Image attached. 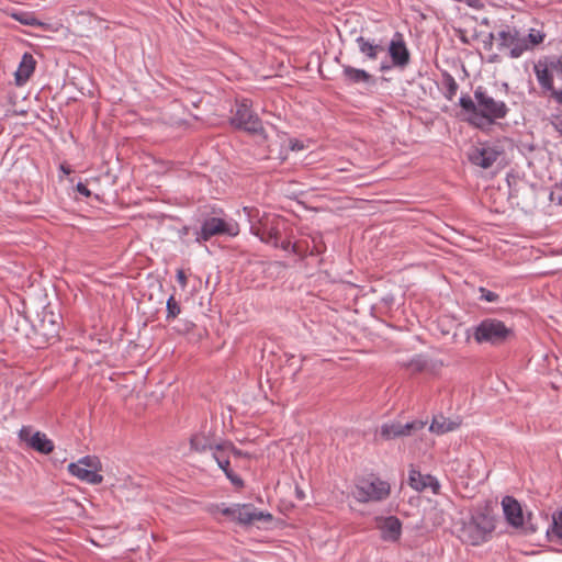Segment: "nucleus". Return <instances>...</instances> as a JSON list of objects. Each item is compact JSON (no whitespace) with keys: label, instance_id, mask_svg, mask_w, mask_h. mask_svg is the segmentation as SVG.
<instances>
[{"label":"nucleus","instance_id":"13","mask_svg":"<svg viewBox=\"0 0 562 562\" xmlns=\"http://www.w3.org/2000/svg\"><path fill=\"white\" fill-rule=\"evenodd\" d=\"M407 482L408 485L417 492H423L426 488H430L432 494H440L441 485L437 477L431 474H423L414 465H411L409 468Z\"/></svg>","mask_w":562,"mask_h":562},{"label":"nucleus","instance_id":"33","mask_svg":"<svg viewBox=\"0 0 562 562\" xmlns=\"http://www.w3.org/2000/svg\"><path fill=\"white\" fill-rule=\"evenodd\" d=\"M546 34L542 31L531 29L527 37H520V40H527V45L530 47L541 44L544 41Z\"/></svg>","mask_w":562,"mask_h":562},{"label":"nucleus","instance_id":"5","mask_svg":"<svg viewBox=\"0 0 562 562\" xmlns=\"http://www.w3.org/2000/svg\"><path fill=\"white\" fill-rule=\"evenodd\" d=\"M217 512H220L223 516L227 517L229 520L241 525V526H250L255 521H266L271 522L273 520L272 514L268 512L259 510L255 507L254 504H233L232 506H226L225 504L216 505Z\"/></svg>","mask_w":562,"mask_h":562},{"label":"nucleus","instance_id":"12","mask_svg":"<svg viewBox=\"0 0 562 562\" xmlns=\"http://www.w3.org/2000/svg\"><path fill=\"white\" fill-rule=\"evenodd\" d=\"M63 326V317L58 310L50 304L43 307L40 314L38 329L47 339L55 338L59 335Z\"/></svg>","mask_w":562,"mask_h":562},{"label":"nucleus","instance_id":"37","mask_svg":"<svg viewBox=\"0 0 562 562\" xmlns=\"http://www.w3.org/2000/svg\"><path fill=\"white\" fill-rule=\"evenodd\" d=\"M225 447L228 448L231 453L236 458H251V454L249 452L236 448L232 441L227 442Z\"/></svg>","mask_w":562,"mask_h":562},{"label":"nucleus","instance_id":"34","mask_svg":"<svg viewBox=\"0 0 562 562\" xmlns=\"http://www.w3.org/2000/svg\"><path fill=\"white\" fill-rule=\"evenodd\" d=\"M533 516L531 513L527 515V518L524 519V526H519L518 528L521 529V532L525 535H532L536 533L539 529L538 525L532 521Z\"/></svg>","mask_w":562,"mask_h":562},{"label":"nucleus","instance_id":"8","mask_svg":"<svg viewBox=\"0 0 562 562\" xmlns=\"http://www.w3.org/2000/svg\"><path fill=\"white\" fill-rule=\"evenodd\" d=\"M234 127L249 134H263L265 128L259 116L251 110V102L244 99L236 104V111L231 119Z\"/></svg>","mask_w":562,"mask_h":562},{"label":"nucleus","instance_id":"7","mask_svg":"<svg viewBox=\"0 0 562 562\" xmlns=\"http://www.w3.org/2000/svg\"><path fill=\"white\" fill-rule=\"evenodd\" d=\"M239 233L237 223H228L225 220L216 216H209L204 218L200 229L194 231V241L203 243L210 240L214 236L227 235L236 236Z\"/></svg>","mask_w":562,"mask_h":562},{"label":"nucleus","instance_id":"23","mask_svg":"<svg viewBox=\"0 0 562 562\" xmlns=\"http://www.w3.org/2000/svg\"><path fill=\"white\" fill-rule=\"evenodd\" d=\"M401 423L392 422L382 424L379 429V436L382 440L390 441L397 438H403V432H401Z\"/></svg>","mask_w":562,"mask_h":562},{"label":"nucleus","instance_id":"36","mask_svg":"<svg viewBox=\"0 0 562 562\" xmlns=\"http://www.w3.org/2000/svg\"><path fill=\"white\" fill-rule=\"evenodd\" d=\"M12 18L24 25H37L38 21L29 13H13Z\"/></svg>","mask_w":562,"mask_h":562},{"label":"nucleus","instance_id":"6","mask_svg":"<svg viewBox=\"0 0 562 562\" xmlns=\"http://www.w3.org/2000/svg\"><path fill=\"white\" fill-rule=\"evenodd\" d=\"M391 486L386 481L371 474L357 481L351 495L359 503L381 502L390 496Z\"/></svg>","mask_w":562,"mask_h":562},{"label":"nucleus","instance_id":"19","mask_svg":"<svg viewBox=\"0 0 562 562\" xmlns=\"http://www.w3.org/2000/svg\"><path fill=\"white\" fill-rule=\"evenodd\" d=\"M280 222L271 223V224H262L258 232L256 233L260 239L266 244H271L273 247H279V240L281 239V229Z\"/></svg>","mask_w":562,"mask_h":562},{"label":"nucleus","instance_id":"42","mask_svg":"<svg viewBox=\"0 0 562 562\" xmlns=\"http://www.w3.org/2000/svg\"><path fill=\"white\" fill-rule=\"evenodd\" d=\"M553 127L555 131L562 136V116L558 115L555 116V120L552 122Z\"/></svg>","mask_w":562,"mask_h":562},{"label":"nucleus","instance_id":"30","mask_svg":"<svg viewBox=\"0 0 562 562\" xmlns=\"http://www.w3.org/2000/svg\"><path fill=\"white\" fill-rule=\"evenodd\" d=\"M227 442H229V440H221L220 442H216L215 446L213 447L212 457L216 462L229 458L231 451L228 448L225 447Z\"/></svg>","mask_w":562,"mask_h":562},{"label":"nucleus","instance_id":"50","mask_svg":"<svg viewBox=\"0 0 562 562\" xmlns=\"http://www.w3.org/2000/svg\"><path fill=\"white\" fill-rule=\"evenodd\" d=\"M386 69H390V66H386V65L381 66V70H386Z\"/></svg>","mask_w":562,"mask_h":562},{"label":"nucleus","instance_id":"31","mask_svg":"<svg viewBox=\"0 0 562 562\" xmlns=\"http://www.w3.org/2000/svg\"><path fill=\"white\" fill-rule=\"evenodd\" d=\"M166 310H167V314H166L167 321L175 319L181 313V306H180L179 302L175 299L173 295H170L169 299L167 300Z\"/></svg>","mask_w":562,"mask_h":562},{"label":"nucleus","instance_id":"17","mask_svg":"<svg viewBox=\"0 0 562 562\" xmlns=\"http://www.w3.org/2000/svg\"><path fill=\"white\" fill-rule=\"evenodd\" d=\"M378 527L384 541L395 542L401 538L402 521L396 516L380 518Z\"/></svg>","mask_w":562,"mask_h":562},{"label":"nucleus","instance_id":"29","mask_svg":"<svg viewBox=\"0 0 562 562\" xmlns=\"http://www.w3.org/2000/svg\"><path fill=\"white\" fill-rule=\"evenodd\" d=\"M426 422L416 419L408 422L406 424L401 423V432H403V437H409L415 435L416 432L423 430L426 426Z\"/></svg>","mask_w":562,"mask_h":562},{"label":"nucleus","instance_id":"22","mask_svg":"<svg viewBox=\"0 0 562 562\" xmlns=\"http://www.w3.org/2000/svg\"><path fill=\"white\" fill-rule=\"evenodd\" d=\"M546 535L550 541L562 543V507L552 514V520L546 528Z\"/></svg>","mask_w":562,"mask_h":562},{"label":"nucleus","instance_id":"32","mask_svg":"<svg viewBox=\"0 0 562 562\" xmlns=\"http://www.w3.org/2000/svg\"><path fill=\"white\" fill-rule=\"evenodd\" d=\"M79 464L87 468L88 470H93L94 473H98V471L101 469V462L98 457L95 456H86L82 457L79 461Z\"/></svg>","mask_w":562,"mask_h":562},{"label":"nucleus","instance_id":"27","mask_svg":"<svg viewBox=\"0 0 562 562\" xmlns=\"http://www.w3.org/2000/svg\"><path fill=\"white\" fill-rule=\"evenodd\" d=\"M428 361L423 355H416L409 361L403 362L402 367L411 370L412 373H420L426 370Z\"/></svg>","mask_w":562,"mask_h":562},{"label":"nucleus","instance_id":"1","mask_svg":"<svg viewBox=\"0 0 562 562\" xmlns=\"http://www.w3.org/2000/svg\"><path fill=\"white\" fill-rule=\"evenodd\" d=\"M459 105L469 115V124L481 130L485 124L491 125L497 120L505 119L509 112L504 101L495 100L482 86L475 88L474 100L469 94H462Z\"/></svg>","mask_w":562,"mask_h":562},{"label":"nucleus","instance_id":"4","mask_svg":"<svg viewBox=\"0 0 562 562\" xmlns=\"http://www.w3.org/2000/svg\"><path fill=\"white\" fill-rule=\"evenodd\" d=\"M506 142L507 139L504 138L479 143L468 151V159L476 167L488 169L499 159L505 158Z\"/></svg>","mask_w":562,"mask_h":562},{"label":"nucleus","instance_id":"21","mask_svg":"<svg viewBox=\"0 0 562 562\" xmlns=\"http://www.w3.org/2000/svg\"><path fill=\"white\" fill-rule=\"evenodd\" d=\"M217 441L214 438V435L211 431L205 432L200 431L194 434L190 438V447L192 450L196 452H205L207 449L212 450Z\"/></svg>","mask_w":562,"mask_h":562},{"label":"nucleus","instance_id":"26","mask_svg":"<svg viewBox=\"0 0 562 562\" xmlns=\"http://www.w3.org/2000/svg\"><path fill=\"white\" fill-rule=\"evenodd\" d=\"M442 86L445 88L443 95L447 100L452 101L459 89V85L451 74L442 72Z\"/></svg>","mask_w":562,"mask_h":562},{"label":"nucleus","instance_id":"41","mask_svg":"<svg viewBox=\"0 0 562 562\" xmlns=\"http://www.w3.org/2000/svg\"><path fill=\"white\" fill-rule=\"evenodd\" d=\"M496 38L494 33H488L486 38L483 41V46L486 50H491L493 48V42Z\"/></svg>","mask_w":562,"mask_h":562},{"label":"nucleus","instance_id":"48","mask_svg":"<svg viewBox=\"0 0 562 562\" xmlns=\"http://www.w3.org/2000/svg\"><path fill=\"white\" fill-rule=\"evenodd\" d=\"M296 493H297V497H299L300 499H302V498L304 497V494H303V492H302V491H296Z\"/></svg>","mask_w":562,"mask_h":562},{"label":"nucleus","instance_id":"46","mask_svg":"<svg viewBox=\"0 0 562 562\" xmlns=\"http://www.w3.org/2000/svg\"><path fill=\"white\" fill-rule=\"evenodd\" d=\"M290 143H291V149L292 150H300V149L303 148V145L300 144V142L297 139L291 140Z\"/></svg>","mask_w":562,"mask_h":562},{"label":"nucleus","instance_id":"25","mask_svg":"<svg viewBox=\"0 0 562 562\" xmlns=\"http://www.w3.org/2000/svg\"><path fill=\"white\" fill-rule=\"evenodd\" d=\"M356 42L358 44L359 50L369 59H376L379 50H382L380 45L370 43V41L363 36L357 37Z\"/></svg>","mask_w":562,"mask_h":562},{"label":"nucleus","instance_id":"44","mask_svg":"<svg viewBox=\"0 0 562 562\" xmlns=\"http://www.w3.org/2000/svg\"><path fill=\"white\" fill-rule=\"evenodd\" d=\"M289 251H291V252H293V254H295V255H297V256H301V257H303V256H304V251H303V249H302V248H301V246H300L299 244H296V243H294V244H292V243H291V246H290Z\"/></svg>","mask_w":562,"mask_h":562},{"label":"nucleus","instance_id":"14","mask_svg":"<svg viewBox=\"0 0 562 562\" xmlns=\"http://www.w3.org/2000/svg\"><path fill=\"white\" fill-rule=\"evenodd\" d=\"M389 54L396 67L404 68L409 64L411 54L402 33L395 32L389 46Z\"/></svg>","mask_w":562,"mask_h":562},{"label":"nucleus","instance_id":"10","mask_svg":"<svg viewBox=\"0 0 562 562\" xmlns=\"http://www.w3.org/2000/svg\"><path fill=\"white\" fill-rule=\"evenodd\" d=\"M496 38L499 49L510 47L509 56L512 58H518L524 52L529 49L527 40H520L519 32L516 27L506 26L497 33Z\"/></svg>","mask_w":562,"mask_h":562},{"label":"nucleus","instance_id":"18","mask_svg":"<svg viewBox=\"0 0 562 562\" xmlns=\"http://www.w3.org/2000/svg\"><path fill=\"white\" fill-rule=\"evenodd\" d=\"M36 66V60L31 53H24L18 70L15 71L16 85H24L33 75Z\"/></svg>","mask_w":562,"mask_h":562},{"label":"nucleus","instance_id":"3","mask_svg":"<svg viewBox=\"0 0 562 562\" xmlns=\"http://www.w3.org/2000/svg\"><path fill=\"white\" fill-rule=\"evenodd\" d=\"M514 337V329L497 318H484L473 327V338L477 344L502 346Z\"/></svg>","mask_w":562,"mask_h":562},{"label":"nucleus","instance_id":"20","mask_svg":"<svg viewBox=\"0 0 562 562\" xmlns=\"http://www.w3.org/2000/svg\"><path fill=\"white\" fill-rule=\"evenodd\" d=\"M68 471L74 476L89 484H100L103 481V476L99 473H94L93 470H88L78 462H72L68 465Z\"/></svg>","mask_w":562,"mask_h":562},{"label":"nucleus","instance_id":"11","mask_svg":"<svg viewBox=\"0 0 562 562\" xmlns=\"http://www.w3.org/2000/svg\"><path fill=\"white\" fill-rule=\"evenodd\" d=\"M19 439L27 445L31 449L42 453L49 454L54 451V442L47 438L44 432H33L32 426H23L19 430Z\"/></svg>","mask_w":562,"mask_h":562},{"label":"nucleus","instance_id":"47","mask_svg":"<svg viewBox=\"0 0 562 562\" xmlns=\"http://www.w3.org/2000/svg\"><path fill=\"white\" fill-rule=\"evenodd\" d=\"M190 232V227L189 226H182L180 229H179V236L180 238H183L184 236H187Z\"/></svg>","mask_w":562,"mask_h":562},{"label":"nucleus","instance_id":"40","mask_svg":"<svg viewBox=\"0 0 562 562\" xmlns=\"http://www.w3.org/2000/svg\"><path fill=\"white\" fill-rule=\"evenodd\" d=\"M461 2H464L470 8H473V9H476V10H481V9L484 8V3H483L482 0H462Z\"/></svg>","mask_w":562,"mask_h":562},{"label":"nucleus","instance_id":"39","mask_svg":"<svg viewBox=\"0 0 562 562\" xmlns=\"http://www.w3.org/2000/svg\"><path fill=\"white\" fill-rule=\"evenodd\" d=\"M76 191L85 196V198H89L91 195V191L88 189V187L82 183V182H78L77 186H76Z\"/></svg>","mask_w":562,"mask_h":562},{"label":"nucleus","instance_id":"2","mask_svg":"<svg viewBox=\"0 0 562 562\" xmlns=\"http://www.w3.org/2000/svg\"><path fill=\"white\" fill-rule=\"evenodd\" d=\"M495 521V517L486 507L477 508L462 521L458 537L465 544L480 546L492 538L496 527Z\"/></svg>","mask_w":562,"mask_h":562},{"label":"nucleus","instance_id":"51","mask_svg":"<svg viewBox=\"0 0 562 562\" xmlns=\"http://www.w3.org/2000/svg\"><path fill=\"white\" fill-rule=\"evenodd\" d=\"M550 200L553 201V192L550 193Z\"/></svg>","mask_w":562,"mask_h":562},{"label":"nucleus","instance_id":"28","mask_svg":"<svg viewBox=\"0 0 562 562\" xmlns=\"http://www.w3.org/2000/svg\"><path fill=\"white\" fill-rule=\"evenodd\" d=\"M454 429L453 423L447 422L442 416L440 418L435 417L430 424L429 430L431 432L441 435Z\"/></svg>","mask_w":562,"mask_h":562},{"label":"nucleus","instance_id":"45","mask_svg":"<svg viewBox=\"0 0 562 562\" xmlns=\"http://www.w3.org/2000/svg\"><path fill=\"white\" fill-rule=\"evenodd\" d=\"M290 246H291V241H290V239H282V238H281V239L279 240V247H278V248H281V249H283V250H285V251H289Z\"/></svg>","mask_w":562,"mask_h":562},{"label":"nucleus","instance_id":"49","mask_svg":"<svg viewBox=\"0 0 562 562\" xmlns=\"http://www.w3.org/2000/svg\"><path fill=\"white\" fill-rule=\"evenodd\" d=\"M481 23H482V24H484V25H488V24H490V22H488V19H487V18L483 19Z\"/></svg>","mask_w":562,"mask_h":562},{"label":"nucleus","instance_id":"35","mask_svg":"<svg viewBox=\"0 0 562 562\" xmlns=\"http://www.w3.org/2000/svg\"><path fill=\"white\" fill-rule=\"evenodd\" d=\"M479 300L486 302H497L499 300V295L496 292H493L484 286L479 288Z\"/></svg>","mask_w":562,"mask_h":562},{"label":"nucleus","instance_id":"43","mask_svg":"<svg viewBox=\"0 0 562 562\" xmlns=\"http://www.w3.org/2000/svg\"><path fill=\"white\" fill-rule=\"evenodd\" d=\"M176 277H177L178 282L181 284V286L184 288L187 285V276H186L184 271L182 269H179L177 271Z\"/></svg>","mask_w":562,"mask_h":562},{"label":"nucleus","instance_id":"24","mask_svg":"<svg viewBox=\"0 0 562 562\" xmlns=\"http://www.w3.org/2000/svg\"><path fill=\"white\" fill-rule=\"evenodd\" d=\"M218 468L225 473L226 477L229 480V482L238 490L243 488L245 486L244 480L237 475L232 469H231V462L229 458L222 460L220 462H216Z\"/></svg>","mask_w":562,"mask_h":562},{"label":"nucleus","instance_id":"16","mask_svg":"<svg viewBox=\"0 0 562 562\" xmlns=\"http://www.w3.org/2000/svg\"><path fill=\"white\" fill-rule=\"evenodd\" d=\"M341 80L347 86L375 83V78L367 70L350 65H342Z\"/></svg>","mask_w":562,"mask_h":562},{"label":"nucleus","instance_id":"9","mask_svg":"<svg viewBox=\"0 0 562 562\" xmlns=\"http://www.w3.org/2000/svg\"><path fill=\"white\" fill-rule=\"evenodd\" d=\"M533 71L541 88H552L553 72L562 79V56H547L539 59Z\"/></svg>","mask_w":562,"mask_h":562},{"label":"nucleus","instance_id":"15","mask_svg":"<svg viewBox=\"0 0 562 562\" xmlns=\"http://www.w3.org/2000/svg\"><path fill=\"white\" fill-rule=\"evenodd\" d=\"M503 512L506 521L514 528L518 529L524 526V514L519 502L513 496H505L502 501Z\"/></svg>","mask_w":562,"mask_h":562},{"label":"nucleus","instance_id":"38","mask_svg":"<svg viewBox=\"0 0 562 562\" xmlns=\"http://www.w3.org/2000/svg\"><path fill=\"white\" fill-rule=\"evenodd\" d=\"M544 91L550 92V97L559 104H562V89L558 90L554 88V85L552 83V88H542Z\"/></svg>","mask_w":562,"mask_h":562}]
</instances>
